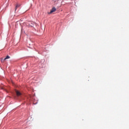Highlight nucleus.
I'll list each match as a JSON object with an SVG mask.
<instances>
[{
  "label": "nucleus",
  "mask_w": 129,
  "mask_h": 129,
  "mask_svg": "<svg viewBox=\"0 0 129 129\" xmlns=\"http://www.w3.org/2000/svg\"><path fill=\"white\" fill-rule=\"evenodd\" d=\"M54 12H56V8L55 7H53L52 8L50 12H48V15H51V14L54 13Z\"/></svg>",
  "instance_id": "1"
},
{
  "label": "nucleus",
  "mask_w": 129,
  "mask_h": 129,
  "mask_svg": "<svg viewBox=\"0 0 129 129\" xmlns=\"http://www.w3.org/2000/svg\"><path fill=\"white\" fill-rule=\"evenodd\" d=\"M15 92H16V95H17V96H21V95H22V93L18 90H16Z\"/></svg>",
  "instance_id": "2"
},
{
  "label": "nucleus",
  "mask_w": 129,
  "mask_h": 129,
  "mask_svg": "<svg viewBox=\"0 0 129 129\" xmlns=\"http://www.w3.org/2000/svg\"><path fill=\"white\" fill-rule=\"evenodd\" d=\"M20 6H21L20 5H19V4L16 5V6L15 7V12L16 11H17V9H18V8H20Z\"/></svg>",
  "instance_id": "3"
},
{
  "label": "nucleus",
  "mask_w": 129,
  "mask_h": 129,
  "mask_svg": "<svg viewBox=\"0 0 129 129\" xmlns=\"http://www.w3.org/2000/svg\"><path fill=\"white\" fill-rule=\"evenodd\" d=\"M10 56H9V55H7V56H6V58H4V60H7V59H10Z\"/></svg>",
  "instance_id": "4"
}]
</instances>
